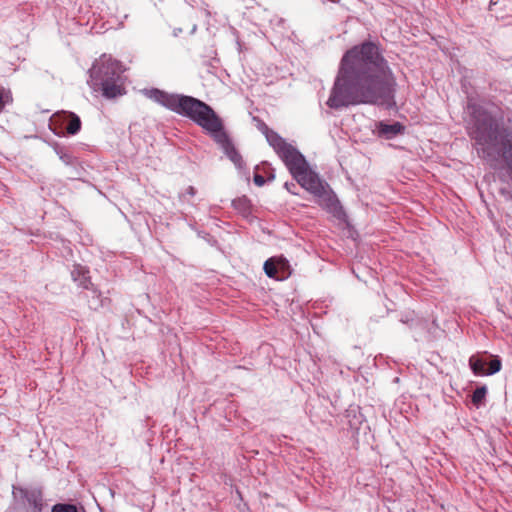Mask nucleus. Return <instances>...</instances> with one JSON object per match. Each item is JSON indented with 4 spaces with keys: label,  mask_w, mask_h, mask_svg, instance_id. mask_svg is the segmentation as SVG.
<instances>
[{
    "label": "nucleus",
    "mask_w": 512,
    "mask_h": 512,
    "mask_svg": "<svg viewBox=\"0 0 512 512\" xmlns=\"http://www.w3.org/2000/svg\"><path fill=\"white\" fill-rule=\"evenodd\" d=\"M403 130L404 126L399 122H394L392 124L379 122L377 124L378 135L385 139H392L396 135L401 134Z\"/></svg>",
    "instance_id": "6e6552de"
},
{
    "label": "nucleus",
    "mask_w": 512,
    "mask_h": 512,
    "mask_svg": "<svg viewBox=\"0 0 512 512\" xmlns=\"http://www.w3.org/2000/svg\"><path fill=\"white\" fill-rule=\"evenodd\" d=\"M274 151L287 166L293 178L307 191L316 197L331 202L333 196L328 190V185L323 182L317 173L309 168L305 157L293 145L283 139Z\"/></svg>",
    "instance_id": "7ed1b4c3"
},
{
    "label": "nucleus",
    "mask_w": 512,
    "mask_h": 512,
    "mask_svg": "<svg viewBox=\"0 0 512 512\" xmlns=\"http://www.w3.org/2000/svg\"><path fill=\"white\" fill-rule=\"evenodd\" d=\"M502 362L500 358L495 357L488 364V369L485 372V375H493L501 370Z\"/></svg>",
    "instance_id": "f3484780"
},
{
    "label": "nucleus",
    "mask_w": 512,
    "mask_h": 512,
    "mask_svg": "<svg viewBox=\"0 0 512 512\" xmlns=\"http://www.w3.org/2000/svg\"><path fill=\"white\" fill-rule=\"evenodd\" d=\"M232 204L234 209L237 210L244 218H248L250 214V201L246 197L235 199Z\"/></svg>",
    "instance_id": "9b49d317"
},
{
    "label": "nucleus",
    "mask_w": 512,
    "mask_h": 512,
    "mask_svg": "<svg viewBox=\"0 0 512 512\" xmlns=\"http://www.w3.org/2000/svg\"><path fill=\"white\" fill-rule=\"evenodd\" d=\"M396 81L378 44L365 41L342 56L326 105L342 110L360 104H389Z\"/></svg>",
    "instance_id": "f257e3e1"
},
{
    "label": "nucleus",
    "mask_w": 512,
    "mask_h": 512,
    "mask_svg": "<svg viewBox=\"0 0 512 512\" xmlns=\"http://www.w3.org/2000/svg\"><path fill=\"white\" fill-rule=\"evenodd\" d=\"M149 97L177 114L186 116L210 135L223 125L220 117L205 102L186 95L170 94L159 89H151Z\"/></svg>",
    "instance_id": "f03ea898"
},
{
    "label": "nucleus",
    "mask_w": 512,
    "mask_h": 512,
    "mask_svg": "<svg viewBox=\"0 0 512 512\" xmlns=\"http://www.w3.org/2000/svg\"><path fill=\"white\" fill-rule=\"evenodd\" d=\"M254 183L257 185V186H262L264 185L265 183V179L262 175H259V174H255L254 175Z\"/></svg>",
    "instance_id": "412c9836"
},
{
    "label": "nucleus",
    "mask_w": 512,
    "mask_h": 512,
    "mask_svg": "<svg viewBox=\"0 0 512 512\" xmlns=\"http://www.w3.org/2000/svg\"><path fill=\"white\" fill-rule=\"evenodd\" d=\"M62 121L63 124H66L65 130L70 135H75L81 130V120L73 112H63Z\"/></svg>",
    "instance_id": "1a4fd4ad"
},
{
    "label": "nucleus",
    "mask_w": 512,
    "mask_h": 512,
    "mask_svg": "<svg viewBox=\"0 0 512 512\" xmlns=\"http://www.w3.org/2000/svg\"><path fill=\"white\" fill-rule=\"evenodd\" d=\"M196 195V189L193 186H188L184 192L180 193L179 199L182 203L192 205V198Z\"/></svg>",
    "instance_id": "2eb2a0df"
},
{
    "label": "nucleus",
    "mask_w": 512,
    "mask_h": 512,
    "mask_svg": "<svg viewBox=\"0 0 512 512\" xmlns=\"http://www.w3.org/2000/svg\"><path fill=\"white\" fill-rule=\"evenodd\" d=\"M276 260H277V270H278V273L280 271L284 272V270L289 266L288 261L285 258H282V257H279V258L276 257Z\"/></svg>",
    "instance_id": "aec40b11"
},
{
    "label": "nucleus",
    "mask_w": 512,
    "mask_h": 512,
    "mask_svg": "<svg viewBox=\"0 0 512 512\" xmlns=\"http://www.w3.org/2000/svg\"><path fill=\"white\" fill-rule=\"evenodd\" d=\"M469 365L475 375H485V362L475 356L470 357Z\"/></svg>",
    "instance_id": "ddd939ff"
},
{
    "label": "nucleus",
    "mask_w": 512,
    "mask_h": 512,
    "mask_svg": "<svg viewBox=\"0 0 512 512\" xmlns=\"http://www.w3.org/2000/svg\"><path fill=\"white\" fill-rule=\"evenodd\" d=\"M13 98L10 90L4 88L0 89V113L3 111L6 105L12 103Z\"/></svg>",
    "instance_id": "dca6fc26"
},
{
    "label": "nucleus",
    "mask_w": 512,
    "mask_h": 512,
    "mask_svg": "<svg viewBox=\"0 0 512 512\" xmlns=\"http://www.w3.org/2000/svg\"><path fill=\"white\" fill-rule=\"evenodd\" d=\"M52 512H77V509L72 504H56L53 506Z\"/></svg>",
    "instance_id": "6ab92c4d"
},
{
    "label": "nucleus",
    "mask_w": 512,
    "mask_h": 512,
    "mask_svg": "<svg viewBox=\"0 0 512 512\" xmlns=\"http://www.w3.org/2000/svg\"><path fill=\"white\" fill-rule=\"evenodd\" d=\"M13 495L28 506L31 512H41L44 507L43 494L38 488L14 487Z\"/></svg>",
    "instance_id": "39448f33"
},
{
    "label": "nucleus",
    "mask_w": 512,
    "mask_h": 512,
    "mask_svg": "<svg viewBox=\"0 0 512 512\" xmlns=\"http://www.w3.org/2000/svg\"><path fill=\"white\" fill-rule=\"evenodd\" d=\"M285 188H286L289 192H291V193H293V194H296V193L292 190V188H296V184H295V183H293V182H291V183L286 182V183H285Z\"/></svg>",
    "instance_id": "4be33fe9"
},
{
    "label": "nucleus",
    "mask_w": 512,
    "mask_h": 512,
    "mask_svg": "<svg viewBox=\"0 0 512 512\" xmlns=\"http://www.w3.org/2000/svg\"><path fill=\"white\" fill-rule=\"evenodd\" d=\"M263 268L268 277L279 278L276 257H272L266 260Z\"/></svg>",
    "instance_id": "f8f14e48"
},
{
    "label": "nucleus",
    "mask_w": 512,
    "mask_h": 512,
    "mask_svg": "<svg viewBox=\"0 0 512 512\" xmlns=\"http://www.w3.org/2000/svg\"><path fill=\"white\" fill-rule=\"evenodd\" d=\"M258 129L265 135L267 142L273 149L284 139L277 132L270 129L263 121H259Z\"/></svg>",
    "instance_id": "9d476101"
},
{
    "label": "nucleus",
    "mask_w": 512,
    "mask_h": 512,
    "mask_svg": "<svg viewBox=\"0 0 512 512\" xmlns=\"http://www.w3.org/2000/svg\"><path fill=\"white\" fill-rule=\"evenodd\" d=\"M211 137L222 148L225 155L235 164V166L241 168L243 164L242 157L234 147V144L227 132L224 130L223 125L217 130V132L212 133Z\"/></svg>",
    "instance_id": "423d86ee"
},
{
    "label": "nucleus",
    "mask_w": 512,
    "mask_h": 512,
    "mask_svg": "<svg viewBox=\"0 0 512 512\" xmlns=\"http://www.w3.org/2000/svg\"><path fill=\"white\" fill-rule=\"evenodd\" d=\"M54 150L56 154L59 156V158L65 163L66 165L72 164V156L64 151V149L58 145H55Z\"/></svg>",
    "instance_id": "a211bd4d"
},
{
    "label": "nucleus",
    "mask_w": 512,
    "mask_h": 512,
    "mask_svg": "<svg viewBox=\"0 0 512 512\" xmlns=\"http://www.w3.org/2000/svg\"><path fill=\"white\" fill-rule=\"evenodd\" d=\"M71 276L74 282L84 289H90L93 287L89 276V270L80 264L74 265Z\"/></svg>",
    "instance_id": "0eeeda50"
},
{
    "label": "nucleus",
    "mask_w": 512,
    "mask_h": 512,
    "mask_svg": "<svg viewBox=\"0 0 512 512\" xmlns=\"http://www.w3.org/2000/svg\"><path fill=\"white\" fill-rule=\"evenodd\" d=\"M486 393L487 389L485 386L476 388L472 394V403L479 407L485 399Z\"/></svg>",
    "instance_id": "4468645a"
},
{
    "label": "nucleus",
    "mask_w": 512,
    "mask_h": 512,
    "mask_svg": "<svg viewBox=\"0 0 512 512\" xmlns=\"http://www.w3.org/2000/svg\"><path fill=\"white\" fill-rule=\"evenodd\" d=\"M122 65L111 56L103 54L89 69V85L94 91H102L108 99L121 96L125 93L122 82Z\"/></svg>",
    "instance_id": "20e7f679"
}]
</instances>
